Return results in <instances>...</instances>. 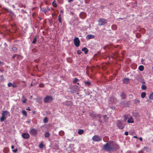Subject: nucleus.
Returning <instances> with one entry per match:
<instances>
[{
	"instance_id": "nucleus-1",
	"label": "nucleus",
	"mask_w": 153,
	"mask_h": 153,
	"mask_svg": "<svg viewBox=\"0 0 153 153\" xmlns=\"http://www.w3.org/2000/svg\"><path fill=\"white\" fill-rule=\"evenodd\" d=\"M113 143V141H110L108 142L103 145L102 149L106 151H113L118 149L119 146L118 145L114 143L111 146V144Z\"/></svg>"
},
{
	"instance_id": "nucleus-2",
	"label": "nucleus",
	"mask_w": 153,
	"mask_h": 153,
	"mask_svg": "<svg viewBox=\"0 0 153 153\" xmlns=\"http://www.w3.org/2000/svg\"><path fill=\"white\" fill-rule=\"evenodd\" d=\"M53 100V98L52 96L50 95H48L44 98L43 100L45 103H47L51 102Z\"/></svg>"
},
{
	"instance_id": "nucleus-3",
	"label": "nucleus",
	"mask_w": 153,
	"mask_h": 153,
	"mask_svg": "<svg viewBox=\"0 0 153 153\" xmlns=\"http://www.w3.org/2000/svg\"><path fill=\"white\" fill-rule=\"evenodd\" d=\"M9 112L7 111H3L1 114V116L0 118V121L2 122L4 121L6 119L5 116L9 114Z\"/></svg>"
},
{
	"instance_id": "nucleus-4",
	"label": "nucleus",
	"mask_w": 153,
	"mask_h": 153,
	"mask_svg": "<svg viewBox=\"0 0 153 153\" xmlns=\"http://www.w3.org/2000/svg\"><path fill=\"white\" fill-rule=\"evenodd\" d=\"M98 22L99 26H102L107 23V20L106 19L100 18L98 20Z\"/></svg>"
},
{
	"instance_id": "nucleus-5",
	"label": "nucleus",
	"mask_w": 153,
	"mask_h": 153,
	"mask_svg": "<svg viewBox=\"0 0 153 153\" xmlns=\"http://www.w3.org/2000/svg\"><path fill=\"white\" fill-rule=\"evenodd\" d=\"M38 130L33 128H31L29 131V133L31 136H35L37 134Z\"/></svg>"
},
{
	"instance_id": "nucleus-6",
	"label": "nucleus",
	"mask_w": 153,
	"mask_h": 153,
	"mask_svg": "<svg viewBox=\"0 0 153 153\" xmlns=\"http://www.w3.org/2000/svg\"><path fill=\"white\" fill-rule=\"evenodd\" d=\"M102 137L97 135H95L93 137L92 140L95 142H100L102 140Z\"/></svg>"
},
{
	"instance_id": "nucleus-7",
	"label": "nucleus",
	"mask_w": 153,
	"mask_h": 153,
	"mask_svg": "<svg viewBox=\"0 0 153 153\" xmlns=\"http://www.w3.org/2000/svg\"><path fill=\"white\" fill-rule=\"evenodd\" d=\"M116 125L119 129H123L124 128V126H123L122 122L120 120H117Z\"/></svg>"
},
{
	"instance_id": "nucleus-8",
	"label": "nucleus",
	"mask_w": 153,
	"mask_h": 153,
	"mask_svg": "<svg viewBox=\"0 0 153 153\" xmlns=\"http://www.w3.org/2000/svg\"><path fill=\"white\" fill-rule=\"evenodd\" d=\"M74 45L76 47H78L79 46L80 42L78 37H76L74 38Z\"/></svg>"
},
{
	"instance_id": "nucleus-9",
	"label": "nucleus",
	"mask_w": 153,
	"mask_h": 153,
	"mask_svg": "<svg viewBox=\"0 0 153 153\" xmlns=\"http://www.w3.org/2000/svg\"><path fill=\"white\" fill-rule=\"evenodd\" d=\"M50 10V9L48 7L40 8V12L41 13L44 12L45 14L46 13Z\"/></svg>"
},
{
	"instance_id": "nucleus-10",
	"label": "nucleus",
	"mask_w": 153,
	"mask_h": 153,
	"mask_svg": "<svg viewBox=\"0 0 153 153\" xmlns=\"http://www.w3.org/2000/svg\"><path fill=\"white\" fill-rule=\"evenodd\" d=\"M22 138L25 139H28L30 136L29 134L26 133H23L22 135Z\"/></svg>"
},
{
	"instance_id": "nucleus-11",
	"label": "nucleus",
	"mask_w": 153,
	"mask_h": 153,
	"mask_svg": "<svg viewBox=\"0 0 153 153\" xmlns=\"http://www.w3.org/2000/svg\"><path fill=\"white\" fill-rule=\"evenodd\" d=\"M85 86H89L91 85V83L89 81H86L84 82Z\"/></svg>"
},
{
	"instance_id": "nucleus-12",
	"label": "nucleus",
	"mask_w": 153,
	"mask_h": 153,
	"mask_svg": "<svg viewBox=\"0 0 153 153\" xmlns=\"http://www.w3.org/2000/svg\"><path fill=\"white\" fill-rule=\"evenodd\" d=\"M45 145L42 142H41L39 145V147L41 149H42L43 148L45 147Z\"/></svg>"
},
{
	"instance_id": "nucleus-13",
	"label": "nucleus",
	"mask_w": 153,
	"mask_h": 153,
	"mask_svg": "<svg viewBox=\"0 0 153 153\" xmlns=\"http://www.w3.org/2000/svg\"><path fill=\"white\" fill-rule=\"evenodd\" d=\"M129 81V79L128 78H124L123 79V82L124 84H127Z\"/></svg>"
},
{
	"instance_id": "nucleus-14",
	"label": "nucleus",
	"mask_w": 153,
	"mask_h": 153,
	"mask_svg": "<svg viewBox=\"0 0 153 153\" xmlns=\"http://www.w3.org/2000/svg\"><path fill=\"white\" fill-rule=\"evenodd\" d=\"M127 122L129 123H134V121L133 118L131 117L129 118L127 121Z\"/></svg>"
},
{
	"instance_id": "nucleus-15",
	"label": "nucleus",
	"mask_w": 153,
	"mask_h": 153,
	"mask_svg": "<svg viewBox=\"0 0 153 153\" xmlns=\"http://www.w3.org/2000/svg\"><path fill=\"white\" fill-rule=\"evenodd\" d=\"M94 37L95 36L94 35L91 34H89L87 36V38L89 39H93Z\"/></svg>"
},
{
	"instance_id": "nucleus-16",
	"label": "nucleus",
	"mask_w": 153,
	"mask_h": 153,
	"mask_svg": "<svg viewBox=\"0 0 153 153\" xmlns=\"http://www.w3.org/2000/svg\"><path fill=\"white\" fill-rule=\"evenodd\" d=\"M82 51L84 52L86 54L88 52V50L87 48L84 47L82 49Z\"/></svg>"
},
{
	"instance_id": "nucleus-17",
	"label": "nucleus",
	"mask_w": 153,
	"mask_h": 153,
	"mask_svg": "<svg viewBox=\"0 0 153 153\" xmlns=\"http://www.w3.org/2000/svg\"><path fill=\"white\" fill-rule=\"evenodd\" d=\"M84 132V130L83 129H79L78 130V134L79 135H81Z\"/></svg>"
},
{
	"instance_id": "nucleus-18",
	"label": "nucleus",
	"mask_w": 153,
	"mask_h": 153,
	"mask_svg": "<svg viewBox=\"0 0 153 153\" xmlns=\"http://www.w3.org/2000/svg\"><path fill=\"white\" fill-rule=\"evenodd\" d=\"M45 138H48L50 137V134L48 132H46L45 134Z\"/></svg>"
},
{
	"instance_id": "nucleus-19",
	"label": "nucleus",
	"mask_w": 153,
	"mask_h": 153,
	"mask_svg": "<svg viewBox=\"0 0 153 153\" xmlns=\"http://www.w3.org/2000/svg\"><path fill=\"white\" fill-rule=\"evenodd\" d=\"M12 50L14 53H16L17 51V49L16 47H13L12 48Z\"/></svg>"
},
{
	"instance_id": "nucleus-20",
	"label": "nucleus",
	"mask_w": 153,
	"mask_h": 153,
	"mask_svg": "<svg viewBox=\"0 0 153 153\" xmlns=\"http://www.w3.org/2000/svg\"><path fill=\"white\" fill-rule=\"evenodd\" d=\"M139 70L140 71H142L144 70V67L143 65H140L138 68Z\"/></svg>"
},
{
	"instance_id": "nucleus-21",
	"label": "nucleus",
	"mask_w": 153,
	"mask_h": 153,
	"mask_svg": "<svg viewBox=\"0 0 153 153\" xmlns=\"http://www.w3.org/2000/svg\"><path fill=\"white\" fill-rule=\"evenodd\" d=\"M58 20L59 23H62V18L61 17V14H60L58 16Z\"/></svg>"
},
{
	"instance_id": "nucleus-22",
	"label": "nucleus",
	"mask_w": 153,
	"mask_h": 153,
	"mask_svg": "<svg viewBox=\"0 0 153 153\" xmlns=\"http://www.w3.org/2000/svg\"><path fill=\"white\" fill-rule=\"evenodd\" d=\"M120 96L122 99H125L126 97V94L123 93L121 94Z\"/></svg>"
},
{
	"instance_id": "nucleus-23",
	"label": "nucleus",
	"mask_w": 153,
	"mask_h": 153,
	"mask_svg": "<svg viewBox=\"0 0 153 153\" xmlns=\"http://www.w3.org/2000/svg\"><path fill=\"white\" fill-rule=\"evenodd\" d=\"M140 102V101L137 99H135L134 100V103L135 104H139Z\"/></svg>"
},
{
	"instance_id": "nucleus-24",
	"label": "nucleus",
	"mask_w": 153,
	"mask_h": 153,
	"mask_svg": "<svg viewBox=\"0 0 153 153\" xmlns=\"http://www.w3.org/2000/svg\"><path fill=\"white\" fill-rule=\"evenodd\" d=\"M131 4L132 8H134L137 5L136 2V1L135 3H130Z\"/></svg>"
},
{
	"instance_id": "nucleus-25",
	"label": "nucleus",
	"mask_w": 153,
	"mask_h": 153,
	"mask_svg": "<svg viewBox=\"0 0 153 153\" xmlns=\"http://www.w3.org/2000/svg\"><path fill=\"white\" fill-rule=\"evenodd\" d=\"M146 96V93L145 92H143L141 94V97L142 98H144Z\"/></svg>"
},
{
	"instance_id": "nucleus-26",
	"label": "nucleus",
	"mask_w": 153,
	"mask_h": 153,
	"mask_svg": "<svg viewBox=\"0 0 153 153\" xmlns=\"http://www.w3.org/2000/svg\"><path fill=\"white\" fill-rule=\"evenodd\" d=\"M141 88L142 90H145L147 88V87L145 85H142L141 86Z\"/></svg>"
},
{
	"instance_id": "nucleus-27",
	"label": "nucleus",
	"mask_w": 153,
	"mask_h": 153,
	"mask_svg": "<svg viewBox=\"0 0 153 153\" xmlns=\"http://www.w3.org/2000/svg\"><path fill=\"white\" fill-rule=\"evenodd\" d=\"M59 134L60 136H62L65 133L63 131H60L59 132Z\"/></svg>"
},
{
	"instance_id": "nucleus-28",
	"label": "nucleus",
	"mask_w": 153,
	"mask_h": 153,
	"mask_svg": "<svg viewBox=\"0 0 153 153\" xmlns=\"http://www.w3.org/2000/svg\"><path fill=\"white\" fill-rule=\"evenodd\" d=\"M48 120L47 117H45L43 120V122L45 123H46L48 122Z\"/></svg>"
},
{
	"instance_id": "nucleus-29",
	"label": "nucleus",
	"mask_w": 153,
	"mask_h": 153,
	"mask_svg": "<svg viewBox=\"0 0 153 153\" xmlns=\"http://www.w3.org/2000/svg\"><path fill=\"white\" fill-rule=\"evenodd\" d=\"M32 51L33 53H35L37 52L38 50L36 48H34L32 50Z\"/></svg>"
},
{
	"instance_id": "nucleus-30",
	"label": "nucleus",
	"mask_w": 153,
	"mask_h": 153,
	"mask_svg": "<svg viewBox=\"0 0 153 153\" xmlns=\"http://www.w3.org/2000/svg\"><path fill=\"white\" fill-rule=\"evenodd\" d=\"M149 99L151 100H153V92L150 94L149 96Z\"/></svg>"
},
{
	"instance_id": "nucleus-31",
	"label": "nucleus",
	"mask_w": 153,
	"mask_h": 153,
	"mask_svg": "<svg viewBox=\"0 0 153 153\" xmlns=\"http://www.w3.org/2000/svg\"><path fill=\"white\" fill-rule=\"evenodd\" d=\"M12 86L13 88H16L17 86V84L16 82H13L12 84Z\"/></svg>"
},
{
	"instance_id": "nucleus-32",
	"label": "nucleus",
	"mask_w": 153,
	"mask_h": 153,
	"mask_svg": "<svg viewBox=\"0 0 153 153\" xmlns=\"http://www.w3.org/2000/svg\"><path fill=\"white\" fill-rule=\"evenodd\" d=\"M52 5L54 7H57V4L56 3L55 1H53Z\"/></svg>"
},
{
	"instance_id": "nucleus-33",
	"label": "nucleus",
	"mask_w": 153,
	"mask_h": 153,
	"mask_svg": "<svg viewBox=\"0 0 153 153\" xmlns=\"http://www.w3.org/2000/svg\"><path fill=\"white\" fill-rule=\"evenodd\" d=\"M79 81V80L78 79L76 78H74V80L73 81V82L74 83H76V82H78Z\"/></svg>"
},
{
	"instance_id": "nucleus-34",
	"label": "nucleus",
	"mask_w": 153,
	"mask_h": 153,
	"mask_svg": "<svg viewBox=\"0 0 153 153\" xmlns=\"http://www.w3.org/2000/svg\"><path fill=\"white\" fill-rule=\"evenodd\" d=\"M22 114L24 116H26L27 115V113L26 111L25 110H23L22 111Z\"/></svg>"
},
{
	"instance_id": "nucleus-35",
	"label": "nucleus",
	"mask_w": 153,
	"mask_h": 153,
	"mask_svg": "<svg viewBox=\"0 0 153 153\" xmlns=\"http://www.w3.org/2000/svg\"><path fill=\"white\" fill-rule=\"evenodd\" d=\"M22 98L24 99V100H22V102L23 103H25L26 101H27V99L25 98L24 96H22Z\"/></svg>"
},
{
	"instance_id": "nucleus-36",
	"label": "nucleus",
	"mask_w": 153,
	"mask_h": 153,
	"mask_svg": "<svg viewBox=\"0 0 153 153\" xmlns=\"http://www.w3.org/2000/svg\"><path fill=\"white\" fill-rule=\"evenodd\" d=\"M36 42V37L34 38V39L32 42V43L35 44Z\"/></svg>"
},
{
	"instance_id": "nucleus-37",
	"label": "nucleus",
	"mask_w": 153,
	"mask_h": 153,
	"mask_svg": "<svg viewBox=\"0 0 153 153\" xmlns=\"http://www.w3.org/2000/svg\"><path fill=\"white\" fill-rule=\"evenodd\" d=\"M3 151L4 153H7L8 152L7 149L6 148L4 149Z\"/></svg>"
},
{
	"instance_id": "nucleus-38",
	"label": "nucleus",
	"mask_w": 153,
	"mask_h": 153,
	"mask_svg": "<svg viewBox=\"0 0 153 153\" xmlns=\"http://www.w3.org/2000/svg\"><path fill=\"white\" fill-rule=\"evenodd\" d=\"M91 116L93 117H94V118H96L97 117V115H96L95 114H92L91 115Z\"/></svg>"
},
{
	"instance_id": "nucleus-39",
	"label": "nucleus",
	"mask_w": 153,
	"mask_h": 153,
	"mask_svg": "<svg viewBox=\"0 0 153 153\" xmlns=\"http://www.w3.org/2000/svg\"><path fill=\"white\" fill-rule=\"evenodd\" d=\"M114 54L113 55H110L109 56V58H115V57L114 56Z\"/></svg>"
},
{
	"instance_id": "nucleus-40",
	"label": "nucleus",
	"mask_w": 153,
	"mask_h": 153,
	"mask_svg": "<svg viewBox=\"0 0 153 153\" xmlns=\"http://www.w3.org/2000/svg\"><path fill=\"white\" fill-rule=\"evenodd\" d=\"M12 84L11 82H9L7 84V85L9 87H10L12 86Z\"/></svg>"
},
{
	"instance_id": "nucleus-41",
	"label": "nucleus",
	"mask_w": 153,
	"mask_h": 153,
	"mask_svg": "<svg viewBox=\"0 0 153 153\" xmlns=\"http://www.w3.org/2000/svg\"><path fill=\"white\" fill-rule=\"evenodd\" d=\"M44 86V85L42 83H41L39 85V87H43Z\"/></svg>"
},
{
	"instance_id": "nucleus-42",
	"label": "nucleus",
	"mask_w": 153,
	"mask_h": 153,
	"mask_svg": "<svg viewBox=\"0 0 153 153\" xmlns=\"http://www.w3.org/2000/svg\"><path fill=\"white\" fill-rule=\"evenodd\" d=\"M114 56L115 57V58L117 57L118 56V54L117 53H116L114 54Z\"/></svg>"
},
{
	"instance_id": "nucleus-43",
	"label": "nucleus",
	"mask_w": 153,
	"mask_h": 153,
	"mask_svg": "<svg viewBox=\"0 0 153 153\" xmlns=\"http://www.w3.org/2000/svg\"><path fill=\"white\" fill-rule=\"evenodd\" d=\"M97 117H98L100 118L101 117V115L100 114H98L97 115Z\"/></svg>"
},
{
	"instance_id": "nucleus-44",
	"label": "nucleus",
	"mask_w": 153,
	"mask_h": 153,
	"mask_svg": "<svg viewBox=\"0 0 153 153\" xmlns=\"http://www.w3.org/2000/svg\"><path fill=\"white\" fill-rule=\"evenodd\" d=\"M16 58L17 59H19V57H21V56L19 55L16 54Z\"/></svg>"
},
{
	"instance_id": "nucleus-45",
	"label": "nucleus",
	"mask_w": 153,
	"mask_h": 153,
	"mask_svg": "<svg viewBox=\"0 0 153 153\" xmlns=\"http://www.w3.org/2000/svg\"><path fill=\"white\" fill-rule=\"evenodd\" d=\"M77 53L79 54L80 55L82 53V52L80 50H78L77 51Z\"/></svg>"
},
{
	"instance_id": "nucleus-46",
	"label": "nucleus",
	"mask_w": 153,
	"mask_h": 153,
	"mask_svg": "<svg viewBox=\"0 0 153 153\" xmlns=\"http://www.w3.org/2000/svg\"><path fill=\"white\" fill-rule=\"evenodd\" d=\"M127 119V116L125 115L124 116V120L125 121H126Z\"/></svg>"
},
{
	"instance_id": "nucleus-47",
	"label": "nucleus",
	"mask_w": 153,
	"mask_h": 153,
	"mask_svg": "<svg viewBox=\"0 0 153 153\" xmlns=\"http://www.w3.org/2000/svg\"><path fill=\"white\" fill-rule=\"evenodd\" d=\"M18 151L17 149H15L13 150V152L14 153H16Z\"/></svg>"
},
{
	"instance_id": "nucleus-48",
	"label": "nucleus",
	"mask_w": 153,
	"mask_h": 153,
	"mask_svg": "<svg viewBox=\"0 0 153 153\" xmlns=\"http://www.w3.org/2000/svg\"><path fill=\"white\" fill-rule=\"evenodd\" d=\"M140 35L139 33L137 34H136V36L137 37L139 38L140 37Z\"/></svg>"
},
{
	"instance_id": "nucleus-49",
	"label": "nucleus",
	"mask_w": 153,
	"mask_h": 153,
	"mask_svg": "<svg viewBox=\"0 0 153 153\" xmlns=\"http://www.w3.org/2000/svg\"><path fill=\"white\" fill-rule=\"evenodd\" d=\"M19 6L21 7H25V6L23 5V4H19Z\"/></svg>"
},
{
	"instance_id": "nucleus-50",
	"label": "nucleus",
	"mask_w": 153,
	"mask_h": 153,
	"mask_svg": "<svg viewBox=\"0 0 153 153\" xmlns=\"http://www.w3.org/2000/svg\"><path fill=\"white\" fill-rule=\"evenodd\" d=\"M16 54H14L12 56V58L13 59H15V58L16 57Z\"/></svg>"
},
{
	"instance_id": "nucleus-51",
	"label": "nucleus",
	"mask_w": 153,
	"mask_h": 153,
	"mask_svg": "<svg viewBox=\"0 0 153 153\" xmlns=\"http://www.w3.org/2000/svg\"><path fill=\"white\" fill-rule=\"evenodd\" d=\"M128 133L127 131H126L125 133V134L126 136H127L128 135Z\"/></svg>"
},
{
	"instance_id": "nucleus-52",
	"label": "nucleus",
	"mask_w": 153,
	"mask_h": 153,
	"mask_svg": "<svg viewBox=\"0 0 153 153\" xmlns=\"http://www.w3.org/2000/svg\"><path fill=\"white\" fill-rule=\"evenodd\" d=\"M136 79H137V80L138 81H139L140 80V79L139 78V76H137L136 77Z\"/></svg>"
},
{
	"instance_id": "nucleus-53",
	"label": "nucleus",
	"mask_w": 153,
	"mask_h": 153,
	"mask_svg": "<svg viewBox=\"0 0 153 153\" xmlns=\"http://www.w3.org/2000/svg\"><path fill=\"white\" fill-rule=\"evenodd\" d=\"M105 8V6H102L100 7V8L101 9H104Z\"/></svg>"
},
{
	"instance_id": "nucleus-54",
	"label": "nucleus",
	"mask_w": 153,
	"mask_h": 153,
	"mask_svg": "<svg viewBox=\"0 0 153 153\" xmlns=\"http://www.w3.org/2000/svg\"><path fill=\"white\" fill-rule=\"evenodd\" d=\"M26 110H28V111H30V108L29 107H27L26 109Z\"/></svg>"
},
{
	"instance_id": "nucleus-55",
	"label": "nucleus",
	"mask_w": 153,
	"mask_h": 153,
	"mask_svg": "<svg viewBox=\"0 0 153 153\" xmlns=\"http://www.w3.org/2000/svg\"><path fill=\"white\" fill-rule=\"evenodd\" d=\"M83 15L85 16V13H81L80 14V15Z\"/></svg>"
},
{
	"instance_id": "nucleus-56",
	"label": "nucleus",
	"mask_w": 153,
	"mask_h": 153,
	"mask_svg": "<svg viewBox=\"0 0 153 153\" xmlns=\"http://www.w3.org/2000/svg\"><path fill=\"white\" fill-rule=\"evenodd\" d=\"M139 139L141 141H142L143 140V139L141 137H139Z\"/></svg>"
},
{
	"instance_id": "nucleus-57",
	"label": "nucleus",
	"mask_w": 153,
	"mask_h": 153,
	"mask_svg": "<svg viewBox=\"0 0 153 153\" xmlns=\"http://www.w3.org/2000/svg\"><path fill=\"white\" fill-rule=\"evenodd\" d=\"M74 0H68V1L69 2H71L72 1Z\"/></svg>"
},
{
	"instance_id": "nucleus-58",
	"label": "nucleus",
	"mask_w": 153,
	"mask_h": 153,
	"mask_svg": "<svg viewBox=\"0 0 153 153\" xmlns=\"http://www.w3.org/2000/svg\"><path fill=\"white\" fill-rule=\"evenodd\" d=\"M11 148L12 149H13L14 148V146H12L11 147Z\"/></svg>"
},
{
	"instance_id": "nucleus-59",
	"label": "nucleus",
	"mask_w": 153,
	"mask_h": 153,
	"mask_svg": "<svg viewBox=\"0 0 153 153\" xmlns=\"http://www.w3.org/2000/svg\"><path fill=\"white\" fill-rule=\"evenodd\" d=\"M0 77L2 79L3 78V75H2L0 76Z\"/></svg>"
},
{
	"instance_id": "nucleus-60",
	"label": "nucleus",
	"mask_w": 153,
	"mask_h": 153,
	"mask_svg": "<svg viewBox=\"0 0 153 153\" xmlns=\"http://www.w3.org/2000/svg\"><path fill=\"white\" fill-rule=\"evenodd\" d=\"M12 7H13V8H15V5H12Z\"/></svg>"
},
{
	"instance_id": "nucleus-61",
	"label": "nucleus",
	"mask_w": 153,
	"mask_h": 153,
	"mask_svg": "<svg viewBox=\"0 0 153 153\" xmlns=\"http://www.w3.org/2000/svg\"><path fill=\"white\" fill-rule=\"evenodd\" d=\"M142 82V83L143 84H145V82H144V81Z\"/></svg>"
},
{
	"instance_id": "nucleus-62",
	"label": "nucleus",
	"mask_w": 153,
	"mask_h": 153,
	"mask_svg": "<svg viewBox=\"0 0 153 153\" xmlns=\"http://www.w3.org/2000/svg\"><path fill=\"white\" fill-rule=\"evenodd\" d=\"M60 13H63V11L62 10H60Z\"/></svg>"
},
{
	"instance_id": "nucleus-63",
	"label": "nucleus",
	"mask_w": 153,
	"mask_h": 153,
	"mask_svg": "<svg viewBox=\"0 0 153 153\" xmlns=\"http://www.w3.org/2000/svg\"><path fill=\"white\" fill-rule=\"evenodd\" d=\"M126 5H127V7H128L130 6V5L129 4H127Z\"/></svg>"
},
{
	"instance_id": "nucleus-64",
	"label": "nucleus",
	"mask_w": 153,
	"mask_h": 153,
	"mask_svg": "<svg viewBox=\"0 0 153 153\" xmlns=\"http://www.w3.org/2000/svg\"><path fill=\"white\" fill-rule=\"evenodd\" d=\"M134 138H137V136H134Z\"/></svg>"
}]
</instances>
